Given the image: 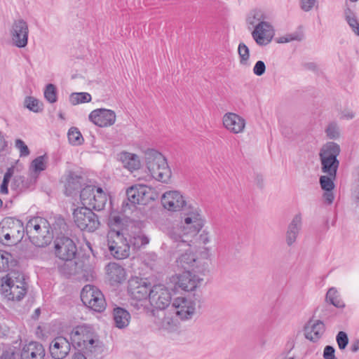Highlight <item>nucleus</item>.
I'll return each instance as SVG.
<instances>
[{
    "instance_id": "58836bf2",
    "label": "nucleus",
    "mask_w": 359,
    "mask_h": 359,
    "mask_svg": "<svg viewBox=\"0 0 359 359\" xmlns=\"http://www.w3.org/2000/svg\"><path fill=\"white\" fill-rule=\"evenodd\" d=\"M53 231L55 232L57 236H63L67 231L68 226L63 217L61 216L55 218L54 223L53 224Z\"/></svg>"
},
{
    "instance_id": "4be33fe9",
    "label": "nucleus",
    "mask_w": 359,
    "mask_h": 359,
    "mask_svg": "<svg viewBox=\"0 0 359 359\" xmlns=\"http://www.w3.org/2000/svg\"><path fill=\"white\" fill-rule=\"evenodd\" d=\"M271 26L267 22L262 21L255 27L252 33V37L259 45H266L272 39L273 32Z\"/></svg>"
},
{
    "instance_id": "5fc2aeb1",
    "label": "nucleus",
    "mask_w": 359,
    "mask_h": 359,
    "mask_svg": "<svg viewBox=\"0 0 359 359\" xmlns=\"http://www.w3.org/2000/svg\"><path fill=\"white\" fill-rule=\"evenodd\" d=\"M305 38L304 29L302 26H299L297 28L294 32H293V41H301Z\"/></svg>"
},
{
    "instance_id": "ddd939ff",
    "label": "nucleus",
    "mask_w": 359,
    "mask_h": 359,
    "mask_svg": "<svg viewBox=\"0 0 359 359\" xmlns=\"http://www.w3.org/2000/svg\"><path fill=\"white\" fill-rule=\"evenodd\" d=\"M127 201H123L122 208L123 211L127 208L131 210L136 207V205H146L150 197L147 187L144 185H133L126 190Z\"/></svg>"
},
{
    "instance_id": "49530a36",
    "label": "nucleus",
    "mask_w": 359,
    "mask_h": 359,
    "mask_svg": "<svg viewBox=\"0 0 359 359\" xmlns=\"http://www.w3.org/2000/svg\"><path fill=\"white\" fill-rule=\"evenodd\" d=\"M336 177H332L330 175H323L320 177V183L323 189L327 191H332L334 187V182L333 180Z\"/></svg>"
},
{
    "instance_id": "603ef678",
    "label": "nucleus",
    "mask_w": 359,
    "mask_h": 359,
    "mask_svg": "<svg viewBox=\"0 0 359 359\" xmlns=\"http://www.w3.org/2000/svg\"><path fill=\"white\" fill-rule=\"evenodd\" d=\"M266 72V65L265 63L262 61H257L254 67H253V73L257 76H262Z\"/></svg>"
},
{
    "instance_id": "cd10ccee",
    "label": "nucleus",
    "mask_w": 359,
    "mask_h": 359,
    "mask_svg": "<svg viewBox=\"0 0 359 359\" xmlns=\"http://www.w3.org/2000/svg\"><path fill=\"white\" fill-rule=\"evenodd\" d=\"M107 272L112 283H121L126 278L125 269L119 264L111 262L107 264Z\"/></svg>"
},
{
    "instance_id": "bf43d9fd",
    "label": "nucleus",
    "mask_w": 359,
    "mask_h": 359,
    "mask_svg": "<svg viewBox=\"0 0 359 359\" xmlns=\"http://www.w3.org/2000/svg\"><path fill=\"white\" fill-rule=\"evenodd\" d=\"M8 146V142L5 140L3 133L0 131V153L6 149Z\"/></svg>"
},
{
    "instance_id": "72a5a7b5",
    "label": "nucleus",
    "mask_w": 359,
    "mask_h": 359,
    "mask_svg": "<svg viewBox=\"0 0 359 359\" xmlns=\"http://www.w3.org/2000/svg\"><path fill=\"white\" fill-rule=\"evenodd\" d=\"M144 223L141 221L130 222L128 226L125 231L126 235L128 237L136 236V235H144L142 231Z\"/></svg>"
},
{
    "instance_id": "f03ea898",
    "label": "nucleus",
    "mask_w": 359,
    "mask_h": 359,
    "mask_svg": "<svg viewBox=\"0 0 359 359\" xmlns=\"http://www.w3.org/2000/svg\"><path fill=\"white\" fill-rule=\"evenodd\" d=\"M50 224L46 219L35 217L27 222L25 233L33 245L44 248L48 245L53 238V232H50Z\"/></svg>"
},
{
    "instance_id": "f257e3e1",
    "label": "nucleus",
    "mask_w": 359,
    "mask_h": 359,
    "mask_svg": "<svg viewBox=\"0 0 359 359\" xmlns=\"http://www.w3.org/2000/svg\"><path fill=\"white\" fill-rule=\"evenodd\" d=\"M189 215L184 219V224H177L168 231V236L173 241L171 248L175 252H184L177 259L178 266L184 271H190L196 262V255L191 251L190 243L204 225L201 215L197 212Z\"/></svg>"
},
{
    "instance_id": "0e129e2a",
    "label": "nucleus",
    "mask_w": 359,
    "mask_h": 359,
    "mask_svg": "<svg viewBox=\"0 0 359 359\" xmlns=\"http://www.w3.org/2000/svg\"><path fill=\"white\" fill-rule=\"evenodd\" d=\"M255 182L258 187L262 189L264 187V179L262 175H257L255 177Z\"/></svg>"
},
{
    "instance_id": "412c9836",
    "label": "nucleus",
    "mask_w": 359,
    "mask_h": 359,
    "mask_svg": "<svg viewBox=\"0 0 359 359\" xmlns=\"http://www.w3.org/2000/svg\"><path fill=\"white\" fill-rule=\"evenodd\" d=\"M107 224L109 227L108 233L117 232L126 234L125 231L126 227L128 226V221L121 212L111 208L107 217Z\"/></svg>"
},
{
    "instance_id": "473e14b6",
    "label": "nucleus",
    "mask_w": 359,
    "mask_h": 359,
    "mask_svg": "<svg viewBox=\"0 0 359 359\" xmlns=\"http://www.w3.org/2000/svg\"><path fill=\"white\" fill-rule=\"evenodd\" d=\"M31 180L25 176L15 175L11 182V189L17 192H22L29 187Z\"/></svg>"
},
{
    "instance_id": "3c124183",
    "label": "nucleus",
    "mask_w": 359,
    "mask_h": 359,
    "mask_svg": "<svg viewBox=\"0 0 359 359\" xmlns=\"http://www.w3.org/2000/svg\"><path fill=\"white\" fill-rule=\"evenodd\" d=\"M15 147L20 150V156H27L30 151L25 143L20 139L15 140Z\"/></svg>"
},
{
    "instance_id": "a211bd4d",
    "label": "nucleus",
    "mask_w": 359,
    "mask_h": 359,
    "mask_svg": "<svg viewBox=\"0 0 359 359\" xmlns=\"http://www.w3.org/2000/svg\"><path fill=\"white\" fill-rule=\"evenodd\" d=\"M29 29L27 22L24 20H15L11 30L13 44L18 48H25L28 43Z\"/></svg>"
},
{
    "instance_id": "338daca9",
    "label": "nucleus",
    "mask_w": 359,
    "mask_h": 359,
    "mask_svg": "<svg viewBox=\"0 0 359 359\" xmlns=\"http://www.w3.org/2000/svg\"><path fill=\"white\" fill-rule=\"evenodd\" d=\"M282 134L285 136V137L287 138L288 140L291 138V130L290 128H282Z\"/></svg>"
},
{
    "instance_id": "393cba45",
    "label": "nucleus",
    "mask_w": 359,
    "mask_h": 359,
    "mask_svg": "<svg viewBox=\"0 0 359 359\" xmlns=\"http://www.w3.org/2000/svg\"><path fill=\"white\" fill-rule=\"evenodd\" d=\"M325 327L323 321L320 320H311L305 326V337L307 339L316 342L323 335Z\"/></svg>"
},
{
    "instance_id": "f8f14e48",
    "label": "nucleus",
    "mask_w": 359,
    "mask_h": 359,
    "mask_svg": "<svg viewBox=\"0 0 359 359\" xmlns=\"http://www.w3.org/2000/svg\"><path fill=\"white\" fill-rule=\"evenodd\" d=\"M107 246L111 255L116 259H123L130 255V244L126 234L107 233Z\"/></svg>"
},
{
    "instance_id": "9b49d317",
    "label": "nucleus",
    "mask_w": 359,
    "mask_h": 359,
    "mask_svg": "<svg viewBox=\"0 0 359 359\" xmlns=\"http://www.w3.org/2000/svg\"><path fill=\"white\" fill-rule=\"evenodd\" d=\"M161 203L163 207L170 211L182 210L184 215V219L191 212L196 211L201 215L198 208H194L190 205H187L183 196L177 191L165 192L162 196Z\"/></svg>"
},
{
    "instance_id": "6ab92c4d",
    "label": "nucleus",
    "mask_w": 359,
    "mask_h": 359,
    "mask_svg": "<svg viewBox=\"0 0 359 359\" xmlns=\"http://www.w3.org/2000/svg\"><path fill=\"white\" fill-rule=\"evenodd\" d=\"M195 302L190 297H180L173 301L175 313L181 320L191 319L195 313Z\"/></svg>"
},
{
    "instance_id": "69168bd1",
    "label": "nucleus",
    "mask_w": 359,
    "mask_h": 359,
    "mask_svg": "<svg viewBox=\"0 0 359 359\" xmlns=\"http://www.w3.org/2000/svg\"><path fill=\"white\" fill-rule=\"evenodd\" d=\"M72 359H87L86 355L82 353L81 350H77L74 353Z\"/></svg>"
},
{
    "instance_id": "8fccbe9b",
    "label": "nucleus",
    "mask_w": 359,
    "mask_h": 359,
    "mask_svg": "<svg viewBox=\"0 0 359 359\" xmlns=\"http://www.w3.org/2000/svg\"><path fill=\"white\" fill-rule=\"evenodd\" d=\"M3 238L8 242V245H11L12 233L11 227L2 226L0 228V242L3 243Z\"/></svg>"
},
{
    "instance_id": "6e6d98bb",
    "label": "nucleus",
    "mask_w": 359,
    "mask_h": 359,
    "mask_svg": "<svg viewBox=\"0 0 359 359\" xmlns=\"http://www.w3.org/2000/svg\"><path fill=\"white\" fill-rule=\"evenodd\" d=\"M335 350L332 346H326L323 351L325 359H337L334 355Z\"/></svg>"
},
{
    "instance_id": "052dcab7",
    "label": "nucleus",
    "mask_w": 359,
    "mask_h": 359,
    "mask_svg": "<svg viewBox=\"0 0 359 359\" xmlns=\"http://www.w3.org/2000/svg\"><path fill=\"white\" fill-rule=\"evenodd\" d=\"M324 198L325 199V201L329 203V204H331L333 201H334V195L332 192V191H327L325 192L324 195Z\"/></svg>"
},
{
    "instance_id": "4c0bfd02",
    "label": "nucleus",
    "mask_w": 359,
    "mask_h": 359,
    "mask_svg": "<svg viewBox=\"0 0 359 359\" xmlns=\"http://www.w3.org/2000/svg\"><path fill=\"white\" fill-rule=\"evenodd\" d=\"M91 95L88 93H73L69 96V101L73 105L86 103L91 101Z\"/></svg>"
},
{
    "instance_id": "5701e85b",
    "label": "nucleus",
    "mask_w": 359,
    "mask_h": 359,
    "mask_svg": "<svg viewBox=\"0 0 359 359\" xmlns=\"http://www.w3.org/2000/svg\"><path fill=\"white\" fill-rule=\"evenodd\" d=\"M222 121L224 128L234 134L242 133L245 126V120L235 113L225 114Z\"/></svg>"
},
{
    "instance_id": "864d4df0",
    "label": "nucleus",
    "mask_w": 359,
    "mask_h": 359,
    "mask_svg": "<svg viewBox=\"0 0 359 359\" xmlns=\"http://www.w3.org/2000/svg\"><path fill=\"white\" fill-rule=\"evenodd\" d=\"M302 229V217L300 215H296L293 218V238Z\"/></svg>"
},
{
    "instance_id": "4d7b16f0",
    "label": "nucleus",
    "mask_w": 359,
    "mask_h": 359,
    "mask_svg": "<svg viewBox=\"0 0 359 359\" xmlns=\"http://www.w3.org/2000/svg\"><path fill=\"white\" fill-rule=\"evenodd\" d=\"M0 359H15V353L13 351H4L0 356Z\"/></svg>"
},
{
    "instance_id": "13d9d810",
    "label": "nucleus",
    "mask_w": 359,
    "mask_h": 359,
    "mask_svg": "<svg viewBox=\"0 0 359 359\" xmlns=\"http://www.w3.org/2000/svg\"><path fill=\"white\" fill-rule=\"evenodd\" d=\"M8 180L3 179L2 183L0 187V193L4 194H7L8 193Z\"/></svg>"
},
{
    "instance_id": "39448f33",
    "label": "nucleus",
    "mask_w": 359,
    "mask_h": 359,
    "mask_svg": "<svg viewBox=\"0 0 359 359\" xmlns=\"http://www.w3.org/2000/svg\"><path fill=\"white\" fill-rule=\"evenodd\" d=\"M153 286L151 283L146 278L139 277H132L128 280V293L132 300H135V303L131 302V305L137 310L142 306V302H145L150 297Z\"/></svg>"
},
{
    "instance_id": "a878e982",
    "label": "nucleus",
    "mask_w": 359,
    "mask_h": 359,
    "mask_svg": "<svg viewBox=\"0 0 359 359\" xmlns=\"http://www.w3.org/2000/svg\"><path fill=\"white\" fill-rule=\"evenodd\" d=\"M201 280L193 275L190 271H184L179 276L177 283L181 289L189 292L194 290Z\"/></svg>"
},
{
    "instance_id": "79ce46f5",
    "label": "nucleus",
    "mask_w": 359,
    "mask_h": 359,
    "mask_svg": "<svg viewBox=\"0 0 359 359\" xmlns=\"http://www.w3.org/2000/svg\"><path fill=\"white\" fill-rule=\"evenodd\" d=\"M48 160V156L43 154L34 158L31 163V166L35 172H40L46 169V162Z\"/></svg>"
},
{
    "instance_id": "a19ab883",
    "label": "nucleus",
    "mask_w": 359,
    "mask_h": 359,
    "mask_svg": "<svg viewBox=\"0 0 359 359\" xmlns=\"http://www.w3.org/2000/svg\"><path fill=\"white\" fill-rule=\"evenodd\" d=\"M130 247L133 246L134 249H140L141 247L146 245L149 243V238L144 235H136V236L129 237L128 240Z\"/></svg>"
},
{
    "instance_id": "c9c22d12",
    "label": "nucleus",
    "mask_w": 359,
    "mask_h": 359,
    "mask_svg": "<svg viewBox=\"0 0 359 359\" xmlns=\"http://www.w3.org/2000/svg\"><path fill=\"white\" fill-rule=\"evenodd\" d=\"M24 104L29 110L35 113L41 112L43 109V104L32 96L26 97Z\"/></svg>"
},
{
    "instance_id": "c03bdc74",
    "label": "nucleus",
    "mask_w": 359,
    "mask_h": 359,
    "mask_svg": "<svg viewBox=\"0 0 359 359\" xmlns=\"http://www.w3.org/2000/svg\"><path fill=\"white\" fill-rule=\"evenodd\" d=\"M44 97L50 103L57 101V88L53 83H48L44 90Z\"/></svg>"
},
{
    "instance_id": "c756f323",
    "label": "nucleus",
    "mask_w": 359,
    "mask_h": 359,
    "mask_svg": "<svg viewBox=\"0 0 359 359\" xmlns=\"http://www.w3.org/2000/svg\"><path fill=\"white\" fill-rule=\"evenodd\" d=\"M120 158L124 166L130 171L138 170L141 166L139 157L135 154L123 152Z\"/></svg>"
},
{
    "instance_id": "37998d69",
    "label": "nucleus",
    "mask_w": 359,
    "mask_h": 359,
    "mask_svg": "<svg viewBox=\"0 0 359 359\" xmlns=\"http://www.w3.org/2000/svg\"><path fill=\"white\" fill-rule=\"evenodd\" d=\"M68 139L69 142L74 145H81L83 142L81 133L75 127H72L69 130Z\"/></svg>"
},
{
    "instance_id": "a18cd8bd",
    "label": "nucleus",
    "mask_w": 359,
    "mask_h": 359,
    "mask_svg": "<svg viewBox=\"0 0 359 359\" xmlns=\"http://www.w3.org/2000/svg\"><path fill=\"white\" fill-rule=\"evenodd\" d=\"M346 19L349 26L352 28L353 32L357 36H359V22L355 14L348 10L346 13Z\"/></svg>"
},
{
    "instance_id": "6e6552de",
    "label": "nucleus",
    "mask_w": 359,
    "mask_h": 359,
    "mask_svg": "<svg viewBox=\"0 0 359 359\" xmlns=\"http://www.w3.org/2000/svg\"><path fill=\"white\" fill-rule=\"evenodd\" d=\"M73 218L76 225L81 231L94 232L100 226L98 215L87 206L75 208L73 211Z\"/></svg>"
},
{
    "instance_id": "c85d7f7f",
    "label": "nucleus",
    "mask_w": 359,
    "mask_h": 359,
    "mask_svg": "<svg viewBox=\"0 0 359 359\" xmlns=\"http://www.w3.org/2000/svg\"><path fill=\"white\" fill-rule=\"evenodd\" d=\"M130 314L126 309L120 306H116L113 309V319L115 326L119 329L126 327L130 320Z\"/></svg>"
},
{
    "instance_id": "7ed1b4c3",
    "label": "nucleus",
    "mask_w": 359,
    "mask_h": 359,
    "mask_svg": "<svg viewBox=\"0 0 359 359\" xmlns=\"http://www.w3.org/2000/svg\"><path fill=\"white\" fill-rule=\"evenodd\" d=\"M146 166L155 180L168 183L171 177V170L163 154L154 149L145 151Z\"/></svg>"
},
{
    "instance_id": "b1692460",
    "label": "nucleus",
    "mask_w": 359,
    "mask_h": 359,
    "mask_svg": "<svg viewBox=\"0 0 359 359\" xmlns=\"http://www.w3.org/2000/svg\"><path fill=\"white\" fill-rule=\"evenodd\" d=\"M46 351L43 346L37 341L25 344L20 352L21 359H44Z\"/></svg>"
},
{
    "instance_id": "f704fd0d",
    "label": "nucleus",
    "mask_w": 359,
    "mask_h": 359,
    "mask_svg": "<svg viewBox=\"0 0 359 359\" xmlns=\"http://www.w3.org/2000/svg\"><path fill=\"white\" fill-rule=\"evenodd\" d=\"M144 223L141 221L130 222L128 226L125 231L126 235L128 237L136 236V235H144L142 231Z\"/></svg>"
},
{
    "instance_id": "1a4fd4ad",
    "label": "nucleus",
    "mask_w": 359,
    "mask_h": 359,
    "mask_svg": "<svg viewBox=\"0 0 359 359\" xmlns=\"http://www.w3.org/2000/svg\"><path fill=\"white\" fill-rule=\"evenodd\" d=\"M95 332L91 325H83L75 327L70 333V341L75 349L83 351L95 344Z\"/></svg>"
},
{
    "instance_id": "7c9ffc66",
    "label": "nucleus",
    "mask_w": 359,
    "mask_h": 359,
    "mask_svg": "<svg viewBox=\"0 0 359 359\" xmlns=\"http://www.w3.org/2000/svg\"><path fill=\"white\" fill-rule=\"evenodd\" d=\"M59 273L65 277L69 278L72 276H75L79 273L78 264L76 261H65V262L58 266Z\"/></svg>"
},
{
    "instance_id": "ea45409f",
    "label": "nucleus",
    "mask_w": 359,
    "mask_h": 359,
    "mask_svg": "<svg viewBox=\"0 0 359 359\" xmlns=\"http://www.w3.org/2000/svg\"><path fill=\"white\" fill-rule=\"evenodd\" d=\"M238 53L240 57V64L245 66H249L250 50L244 43L241 42L239 43L238 47Z\"/></svg>"
},
{
    "instance_id": "680f3d73",
    "label": "nucleus",
    "mask_w": 359,
    "mask_h": 359,
    "mask_svg": "<svg viewBox=\"0 0 359 359\" xmlns=\"http://www.w3.org/2000/svg\"><path fill=\"white\" fill-rule=\"evenodd\" d=\"M14 173V167L11 166L8 168L4 174V179L10 181L11 178L13 175Z\"/></svg>"
},
{
    "instance_id": "2f4dec72",
    "label": "nucleus",
    "mask_w": 359,
    "mask_h": 359,
    "mask_svg": "<svg viewBox=\"0 0 359 359\" xmlns=\"http://www.w3.org/2000/svg\"><path fill=\"white\" fill-rule=\"evenodd\" d=\"M11 230L12 233L11 245H15L23 238L25 227H24L23 223L18 219L15 222H13Z\"/></svg>"
},
{
    "instance_id": "774afa93",
    "label": "nucleus",
    "mask_w": 359,
    "mask_h": 359,
    "mask_svg": "<svg viewBox=\"0 0 359 359\" xmlns=\"http://www.w3.org/2000/svg\"><path fill=\"white\" fill-rule=\"evenodd\" d=\"M351 350L352 352L355 353L359 350V340L357 339L354 341L351 346Z\"/></svg>"
},
{
    "instance_id": "2eb2a0df",
    "label": "nucleus",
    "mask_w": 359,
    "mask_h": 359,
    "mask_svg": "<svg viewBox=\"0 0 359 359\" xmlns=\"http://www.w3.org/2000/svg\"><path fill=\"white\" fill-rule=\"evenodd\" d=\"M172 294L170 290L163 285H153V290L149 299L154 315L155 309L165 310L171 302Z\"/></svg>"
},
{
    "instance_id": "de8ad7c7",
    "label": "nucleus",
    "mask_w": 359,
    "mask_h": 359,
    "mask_svg": "<svg viewBox=\"0 0 359 359\" xmlns=\"http://www.w3.org/2000/svg\"><path fill=\"white\" fill-rule=\"evenodd\" d=\"M336 341L340 350L345 349L348 344V337L347 334L344 331L339 332L336 337Z\"/></svg>"
},
{
    "instance_id": "4468645a",
    "label": "nucleus",
    "mask_w": 359,
    "mask_h": 359,
    "mask_svg": "<svg viewBox=\"0 0 359 359\" xmlns=\"http://www.w3.org/2000/svg\"><path fill=\"white\" fill-rule=\"evenodd\" d=\"M55 253L57 257L64 261L76 259L77 247L74 241L68 236H57L54 241Z\"/></svg>"
},
{
    "instance_id": "20e7f679",
    "label": "nucleus",
    "mask_w": 359,
    "mask_h": 359,
    "mask_svg": "<svg viewBox=\"0 0 359 359\" xmlns=\"http://www.w3.org/2000/svg\"><path fill=\"white\" fill-rule=\"evenodd\" d=\"M109 197V194L101 187L95 185L85 186L80 194V199L83 206H87L95 211L104 210Z\"/></svg>"
},
{
    "instance_id": "e433bc0d",
    "label": "nucleus",
    "mask_w": 359,
    "mask_h": 359,
    "mask_svg": "<svg viewBox=\"0 0 359 359\" xmlns=\"http://www.w3.org/2000/svg\"><path fill=\"white\" fill-rule=\"evenodd\" d=\"M326 299L336 307L344 306V304L340 299L338 291L334 287H331L328 290L326 294Z\"/></svg>"
},
{
    "instance_id": "9d476101",
    "label": "nucleus",
    "mask_w": 359,
    "mask_h": 359,
    "mask_svg": "<svg viewBox=\"0 0 359 359\" xmlns=\"http://www.w3.org/2000/svg\"><path fill=\"white\" fill-rule=\"evenodd\" d=\"M83 304L91 310L101 313L106 308V301L102 292L95 286L85 285L81 292Z\"/></svg>"
},
{
    "instance_id": "aec40b11",
    "label": "nucleus",
    "mask_w": 359,
    "mask_h": 359,
    "mask_svg": "<svg viewBox=\"0 0 359 359\" xmlns=\"http://www.w3.org/2000/svg\"><path fill=\"white\" fill-rule=\"evenodd\" d=\"M95 125L103 128L112 126L116 121V114L113 110L104 108L92 111L88 116Z\"/></svg>"
},
{
    "instance_id": "f3484780",
    "label": "nucleus",
    "mask_w": 359,
    "mask_h": 359,
    "mask_svg": "<svg viewBox=\"0 0 359 359\" xmlns=\"http://www.w3.org/2000/svg\"><path fill=\"white\" fill-rule=\"evenodd\" d=\"M72 346L70 339L63 336L55 337L49 344V353L53 359H65L69 354Z\"/></svg>"
},
{
    "instance_id": "0eeeda50",
    "label": "nucleus",
    "mask_w": 359,
    "mask_h": 359,
    "mask_svg": "<svg viewBox=\"0 0 359 359\" xmlns=\"http://www.w3.org/2000/svg\"><path fill=\"white\" fill-rule=\"evenodd\" d=\"M340 153L339 145L333 142H327L320 149L319 156L323 172L332 177H336L339 165L337 156Z\"/></svg>"
},
{
    "instance_id": "e2e57ef3",
    "label": "nucleus",
    "mask_w": 359,
    "mask_h": 359,
    "mask_svg": "<svg viewBox=\"0 0 359 359\" xmlns=\"http://www.w3.org/2000/svg\"><path fill=\"white\" fill-rule=\"evenodd\" d=\"M316 6L313 5V4H309L300 2V7H301V8L304 11H306V12H308V11H311V9H313Z\"/></svg>"
},
{
    "instance_id": "dca6fc26",
    "label": "nucleus",
    "mask_w": 359,
    "mask_h": 359,
    "mask_svg": "<svg viewBox=\"0 0 359 359\" xmlns=\"http://www.w3.org/2000/svg\"><path fill=\"white\" fill-rule=\"evenodd\" d=\"M65 194L67 196H74L83 189L86 184L85 177L79 172L67 170L64 175Z\"/></svg>"
},
{
    "instance_id": "bb28decb",
    "label": "nucleus",
    "mask_w": 359,
    "mask_h": 359,
    "mask_svg": "<svg viewBox=\"0 0 359 359\" xmlns=\"http://www.w3.org/2000/svg\"><path fill=\"white\" fill-rule=\"evenodd\" d=\"M18 264V262L13 255L4 250H0V273L10 271V275L15 273L14 267Z\"/></svg>"
},
{
    "instance_id": "423d86ee",
    "label": "nucleus",
    "mask_w": 359,
    "mask_h": 359,
    "mask_svg": "<svg viewBox=\"0 0 359 359\" xmlns=\"http://www.w3.org/2000/svg\"><path fill=\"white\" fill-rule=\"evenodd\" d=\"M10 273L1 279V293L8 300L19 302L23 299L27 294V283L22 274L15 277V282L13 280V276Z\"/></svg>"
},
{
    "instance_id": "09e8293b",
    "label": "nucleus",
    "mask_w": 359,
    "mask_h": 359,
    "mask_svg": "<svg viewBox=\"0 0 359 359\" xmlns=\"http://www.w3.org/2000/svg\"><path fill=\"white\" fill-rule=\"evenodd\" d=\"M325 133L330 139H337L339 136V127L334 123H331L328 125Z\"/></svg>"
}]
</instances>
